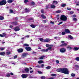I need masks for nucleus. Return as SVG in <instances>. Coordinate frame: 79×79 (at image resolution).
I'll list each match as a JSON object with an SVG mask.
<instances>
[{"instance_id":"393cba45","label":"nucleus","mask_w":79,"mask_h":79,"mask_svg":"<svg viewBox=\"0 0 79 79\" xmlns=\"http://www.w3.org/2000/svg\"><path fill=\"white\" fill-rule=\"evenodd\" d=\"M55 3L56 4H57L58 2H57V1H54L52 2V4H55Z\"/></svg>"},{"instance_id":"6e6d98bb","label":"nucleus","mask_w":79,"mask_h":79,"mask_svg":"<svg viewBox=\"0 0 79 79\" xmlns=\"http://www.w3.org/2000/svg\"><path fill=\"white\" fill-rule=\"evenodd\" d=\"M50 23H51V24H55V23H54V22H52V21H51L50 22Z\"/></svg>"},{"instance_id":"0e129e2a","label":"nucleus","mask_w":79,"mask_h":79,"mask_svg":"<svg viewBox=\"0 0 79 79\" xmlns=\"http://www.w3.org/2000/svg\"><path fill=\"white\" fill-rule=\"evenodd\" d=\"M35 53H36V52L34 51H33V52L32 53V54H35Z\"/></svg>"},{"instance_id":"2eb2a0df","label":"nucleus","mask_w":79,"mask_h":79,"mask_svg":"<svg viewBox=\"0 0 79 79\" xmlns=\"http://www.w3.org/2000/svg\"><path fill=\"white\" fill-rule=\"evenodd\" d=\"M65 32H66V33H67L68 34L69 33H70L71 32L68 29H65Z\"/></svg>"},{"instance_id":"bf43d9fd","label":"nucleus","mask_w":79,"mask_h":79,"mask_svg":"<svg viewBox=\"0 0 79 79\" xmlns=\"http://www.w3.org/2000/svg\"><path fill=\"white\" fill-rule=\"evenodd\" d=\"M73 17V18H76V17H77L76 16V15H73V16H72Z\"/></svg>"},{"instance_id":"f3484780","label":"nucleus","mask_w":79,"mask_h":79,"mask_svg":"<svg viewBox=\"0 0 79 79\" xmlns=\"http://www.w3.org/2000/svg\"><path fill=\"white\" fill-rule=\"evenodd\" d=\"M45 58V56H41V57L39 58V59H40V60H42L44 59V58Z\"/></svg>"},{"instance_id":"79ce46f5","label":"nucleus","mask_w":79,"mask_h":79,"mask_svg":"<svg viewBox=\"0 0 79 79\" xmlns=\"http://www.w3.org/2000/svg\"><path fill=\"white\" fill-rule=\"evenodd\" d=\"M41 13H43L44 14V10L42 9L41 11Z\"/></svg>"},{"instance_id":"72a5a7b5","label":"nucleus","mask_w":79,"mask_h":79,"mask_svg":"<svg viewBox=\"0 0 79 79\" xmlns=\"http://www.w3.org/2000/svg\"><path fill=\"white\" fill-rule=\"evenodd\" d=\"M11 54V52H6V54L7 55H9L10 54Z\"/></svg>"},{"instance_id":"338daca9","label":"nucleus","mask_w":79,"mask_h":79,"mask_svg":"<svg viewBox=\"0 0 79 79\" xmlns=\"http://www.w3.org/2000/svg\"><path fill=\"white\" fill-rule=\"evenodd\" d=\"M0 37H4V36L2 34H0Z\"/></svg>"},{"instance_id":"7c9ffc66","label":"nucleus","mask_w":79,"mask_h":79,"mask_svg":"<svg viewBox=\"0 0 79 79\" xmlns=\"http://www.w3.org/2000/svg\"><path fill=\"white\" fill-rule=\"evenodd\" d=\"M51 7L52 8H54L56 7V6L55 5H52L51 6Z\"/></svg>"},{"instance_id":"b1692460","label":"nucleus","mask_w":79,"mask_h":79,"mask_svg":"<svg viewBox=\"0 0 79 79\" xmlns=\"http://www.w3.org/2000/svg\"><path fill=\"white\" fill-rule=\"evenodd\" d=\"M4 19V17L2 16H0V20H3Z\"/></svg>"},{"instance_id":"49530a36","label":"nucleus","mask_w":79,"mask_h":79,"mask_svg":"<svg viewBox=\"0 0 79 79\" xmlns=\"http://www.w3.org/2000/svg\"><path fill=\"white\" fill-rule=\"evenodd\" d=\"M40 41H42L44 40V39H43L42 38H40Z\"/></svg>"},{"instance_id":"37998d69","label":"nucleus","mask_w":79,"mask_h":79,"mask_svg":"<svg viewBox=\"0 0 79 79\" xmlns=\"http://www.w3.org/2000/svg\"><path fill=\"white\" fill-rule=\"evenodd\" d=\"M67 48H69V50H71L72 49V48L71 47L68 46Z\"/></svg>"},{"instance_id":"a19ab883","label":"nucleus","mask_w":79,"mask_h":79,"mask_svg":"<svg viewBox=\"0 0 79 79\" xmlns=\"http://www.w3.org/2000/svg\"><path fill=\"white\" fill-rule=\"evenodd\" d=\"M33 19H34L33 18H31V19H28V21H32V20H33Z\"/></svg>"},{"instance_id":"4be33fe9","label":"nucleus","mask_w":79,"mask_h":79,"mask_svg":"<svg viewBox=\"0 0 79 79\" xmlns=\"http://www.w3.org/2000/svg\"><path fill=\"white\" fill-rule=\"evenodd\" d=\"M41 17H42V18H43V19H45V18H46V17H45V15L44 14H42L41 15Z\"/></svg>"},{"instance_id":"9d476101","label":"nucleus","mask_w":79,"mask_h":79,"mask_svg":"<svg viewBox=\"0 0 79 79\" xmlns=\"http://www.w3.org/2000/svg\"><path fill=\"white\" fill-rule=\"evenodd\" d=\"M43 42H49L50 41V39L47 38L46 39L44 40Z\"/></svg>"},{"instance_id":"ea45409f","label":"nucleus","mask_w":79,"mask_h":79,"mask_svg":"<svg viewBox=\"0 0 79 79\" xmlns=\"http://www.w3.org/2000/svg\"><path fill=\"white\" fill-rule=\"evenodd\" d=\"M18 57V56L17 55H15L14 56V59H16V58H17Z\"/></svg>"},{"instance_id":"412c9836","label":"nucleus","mask_w":79,"mask_h":79,"mask_svg":"<svg viewBox=\"0 0 79 79\" xmlns=\"http://www.w3.org/2000/svg\"><path fill=\"white\" fill-rule=\"evenodd\" d=\"M25 10H26L25 12H26V13H29L30 12V10H27V8L25 9Z\"/></svg>"},{"instance_id":"e433bc0d","label":"nucleus","mask_w":79,"mask_h":79,"mask_svg":"<svg viewBox=\"0 0 79 79\" xmlns=\"http://www.w3.org/2000/svg\"><path fill=\"white\" fill-rule=\"evenodd\" d=\"M52 47H48V49H47V50H51V49H52Z\"/></svg>"},{"instance_id":"c03bdc74","label":"nucleus","mask_w":79,"mask_h":79,"mask_svg":"<svg viewBox=\"0 0 79 79\" xmlns=\"http://www.w3.org/2000/svg\"><path fill=\"white\" fill-rule=\"evenodd\" d=\"M24 2L25 3H27V2H29V1L28 0H25Z\"/></svg>"},{"instance_id":"2f4dec72","label":"nucleus","mask_w":79,"mask_h":79,"mask_svg":"<svg viewBox=\"0 0 79 79\" xmlns=\"http://www.w3.org/2000/svg\"><path fill=\"white\" fill-rule=\"evenodd\" d=\"M51 76H56H56H57V75L53 73V74H51Z\"/></svg>"},{"instance_id":"69168bd1","label":"nucleus","mask_w":79,"mask_h":79,"mask_svg":"<svg viewBox=\"0 0 79 79\" xmlns=\"http://www.w3.org/2000/svg\"><path fill=\"white\" fill-rule=\"evenodd\" d=\"M36 67H37V68H40V65H37L36 66Z\"/></svg>"},{"instance_id":"4468645a","label":"nucleus","mask_w":79,"mask_h":79,"mask_svg":"<svg viewBox=\"0 0 79 79\" xmlns=\"http://www.w3.org/2000/svg\"><path fill=\"white\" fill-rule=\"evenodd\" d=\"M24 71L27 73L29 71V68H26L24 69Z\"/></svg>"},{"instance_id":"dca6fc26","label":"nucleus","mask_w":79,"mask_h":79,"mask_svg":"<svg viewBox=\"0 0 79 79\" xmlns=\"http://www.w3.org/2000/svg\"><path fill=\"white\" fill-rule=\"evenodd\" d=\"M79 49V48H77L76 47H74V48L73 49V50H75V51H76L77 50H78Z\"/></svg>"},{"instance_id":"6ab92c4d","label":"nucleus","mask_w":79,"mask_h":79,"mask_svg":"<svg viewBox=\"0 0 79 79\" xmlns=\"http://www.w3.org/2000/svg\"><path fill=\"white\" fill-rule=\"evenodd\" d=\"M7 2L8 3H11L13 2V0H8Z\"/></svg>"},{"instance_id":"20e7f679","label":"nucleus","mask_w":79,"mask_h":79,"mask_svg":"<svg viewBox=\"0 0 79 79\" xmlns=\"http://www.w3.org/2000/svg\"><path fill=\"white\" fill-rule=\"evenodd\" d=\"M29 55V54L27 52H24L21 55V57L23 58H26L27 55Z\"/></svg>"},{"instance_id":"de8ad7c7","label":"nucleus","mask_w":79,"mask_h":79,"mask_svg":"<svg viewBox=\"0 0 79 79\" xmlns=\"http://www.w3.org/2000/svg\"><path fill=\"white\" fill-rule=\"evenodd\" d=\"M38 73H39V74H42V72L41 71H38Z\"/></svg>"},{"instance_id":"423d86ee","label":"nucleus","mask_w":79,"mask_h":79,"mask_svg":"<svg viewBox=\"0 0 79 79\" xmlns=\"http://www.w3.org/2000/svg\"><path fill=\"white\" fill-rule=\"evenodd\" d=\"M60 52L61 53H64L66 52V49L64 48H60Z\"/></svg>"},{"instance_id":"5701e85b","label":"nucleus","mask_w":79,"mask_h":79,"mask_svg":"<svg viewBox=\"0 0 79 79\" xmlns=\"http://www.w3.org/2000/svg\"><path fill=\"white\" fill-rule=\"evenodd\" d=\"M31 27H32V28H35V26L34 25L32 24L30 25Z\"/></svg>"},{"instance_id":"8fccbe9b","label":"nucleus","mask_w":79,"mask_h":79,"mask_svg":"<svg viewBox=\"0 0 79 79\" xmlns=\"http://www.w3.org/2000/svg\"><path fill=\"white\" fill-rule=\"evenodd\" d=\"M10 12L11 13H14L13 10H10Z\"/></svg>"},{"instance_id":"aec40b11","label":"nucleus","mask_w":79,"mask_h":79,"mask_svg":"<svg viewBox=\"0 0 79 79\" xmlns=\"http://www.w3.org/2000/svg\"><path fill=\"white\" fill-rule=\"evenodd\" d=\"M67 44L66 43H64L60 45V47H63V46H66Z\"/></svg>"},{"instance_id":"0eeeda50","label":"nucleus","mask_w":79,"mask_h":79,"mask_svg":"<svg viewBox=\"0 0 79 79\" xmlns=\"http://www.w3.org/2000/svg\"><path fill=\"white\" fill-rule=\"evenodd\" d=\"M24 50L22 48H20L17 49V52L18 53H22L23 52Z\"/></svg>"},{"instance_id":"f704fd0d","label":"nucleus","mask_w":79,"mask_h":79,"mask_svg":"<svg viewBox=\"0 0 79 79\" xmlns=\"http://www.w3.org/2000/svg\"><path fill=\"white\" fill-rule=\"evenodd\" d=\"M0 49L1 50V51H2L4 50H5V48H0Z\"/></svg>"},{"instance_id":"cd10ccee","label":"nucleus","mask_w":79,"mask_h":79,"mask_svg":"<svg viewBox=\"0 0 79 79\" xmlns=\"http://www.w3.org/2000/svg\"><path fill=\"white\" fill-rule=\"evenodd\" d=\"M71 75L72 77H75V76H76L74 73H72L71 74Z\"/></svg>"},{"instance_id":"f257e3e1","label":"nucleus","mask_w":79,"mask_h":79,"mask_svg":"<svg viewBox=\"0 0 79 79\" xmlns=\"http://www.w3.org/2000/svg\"><path fill=\"white\" fill-rule=\"evenodd\" d=\"M56 71L57 72H61L62 73H64L65 74H69V70L66 68L58 69L56 70Z\"/></svg>"},{"instance_id":"774afa93","label":"nucleus","mask_w":79,"mask_h":79,"mask_svg":"<svg viewBox=\"0 0 79 79\" xmlns=\"http://www.w3.org/2000/svg\"><path fill=\"white\" fill-rule=\"evenodd\" d=\"M49 79H54V77H51L49 78Z\"/></svg>"},{"instance_id":"a18cd8bd","label":"nucleus","mask_w":79,"mask_h":79,"mask_svg":"<svg viewBox=\"0 0 79 79\" xmlns=\"http://www.w3.org/2000/svg\"><path fill=\"white\" fill-rule=\"evenodd\" d=\"M41 79H45V77L44 76H42L41 77Z\"/></svg>"},{"instance_id":"c756f323","label":"nucleus","mask_w":79,"mask_h":79,"mask_svg":"<svg viewBox=\"0 0 79 79\" xmlns=\"http://www.w3.org/2000/svg\"><path fill=\"white\" fill-rule=\"evenodd\" d=\"M66 6V4H62L61 5L62 7H65Z\"/></svg>"},{"instance_id":"4c0bfd02","label":"nucleus","mask_w":79,"mask_h":79,"mask_svg":"<svg viewBox=\"0 0 79 79\" xmlns=\"http://www.w3.org/2000/svg\"><path fill=\"white\" fill-rule=\"evenodd\" d=\"M35 5V2H34L32 1L31 2V5Z\"/></svg>"},{"instance_id":"7ed1b4c3","label":"nucleus","mask_w":79,"mask_h":79,"mask_svg":"<svg viewBox=\"0 0 79 79\" xmlns=\"http://www.w3.org/2000/svg\"><path fill=\"white\" fill-rule=\"evenodd\" d=\"M6 4V0H3L0 2V6H2V5H5Z\"/></svg>"},{"instance_id":"473e14b6","label":"nucleus","mask_w":79,"mask_h":79,"mask_svg":"<svg viewBox=\"0 0 79 79\" xmlns=\"http://www.w3.org/2000/svg\"><path fill=\"white\" fill-rule=\"evenodd\" d=\"M75 60H76V61H79V57H77L75 58Z\"/></svg>"},{"instance_id":"3c124183","label":"nucleus","mask_w":79,"mask_h":79,"mask_svg":"<svg viewBox=\"0 0 79 79\" xmlns=\"http://www.w3.org/2000/svg\"><path fill=\"white\" fill-rule=\"evenodd\" d=\"M73 21H77V19H76V18H74L73 19Z\"/></svg>"},{"instance_id":"864d4df0","label":"nucleus","mask_w":79,"mask_h":79,"mask_svg":"<svg viewBox=\"0 0 79 79\" xmlns=\"http://www.w3.org/2000/svg\"><path fill=\"white\" fill-rule=\"evenodd\" d=\"M56 62L57 64L59 63V60H56Z\"/></svg>"},{"instance_id":"4d7b16f0","label":"nucleus","mask_w":79,"mask_h":79,"mask_svg":"<svg viewBox=\"0 0 79 79\" xmlns=\"http://www.w3.org/2000/svg\"><path fill=\"white\" fill-rule=\"evenodd\" d=\"M62 35H65V32L63 31L62 32Z\"/></svg>"},{"instance_id":"6e6552de","label":"nucleus","mask_w":79,"mask_h":79,"mask_svg":"<svg viewBox=\"0 0 79 79\" xmlns=\"http://www.w3.org/2000/svg\"><path fill=\"white\" fill-rule=\"evenodd\" d=\"M18 22L17 21L15 22H10V23L12 25H14V26H16L18 24Z\"/></svg>"},{"instance_id":"603ef678","label":"nucleus","mask_w":79,"mask_h":79,"mask_svg":"<svg viewBox=\"0 0 79 79\" xmlns=\"http://www.w3.org/2000/svg\"><path fill=\"white\" fill-rule=\"evenodd\" d=\"M70 14H71V15H73L74 13V12L73 11H71L70 12Z\"/></svg>"},{"instance_id":"9b49d317","label":"nucleus","mask_w":79,"mask_h":79,"mask_svg":"<svg viewBox=\"0 0 79 79\" xmlns=\"http://www.w3.org/2000/svg\"><path fill=\"white\" fill-rule=\"evenodd\" d=\"M48 51V49H43L41 50V51L42 52H47Z\"/></svg>"},{"instance_id":"c9c22d12","label":"nucleus","mask_w":79,"mask_h":79,"mask_svg":"<svg viewBox=\"0 0 79 79\" xmlns=\"http://www.w3.org/2000/svg\"><path fill=\"white\" fill-rule=\"evenodd\" d=\"M46 47H50V45L49 44H46Z\"/></svg>"},{"instance_id":"f03ea898","label":"nucleus","mask_w":79,"mask_h":79,"mask_svg":"<svg viewBox=\"0 0 79 79\" xmlns=\"http://www.w3.org/2000/svg\"><path fill=\"white\" fill-rule=\"evenodd\" d=\"M68 19V18L66 17V16L64 15H62L61 16L60 19L62 21H66V20Z\"/></svg>"},{"instance_id":"f8f14e48","label":"nucleus","mask_w":79,"mask_h":79,"mask_svg":"<svg viewBox=\"0 0 79 79\" xmlns=\"http://www.w3.org/2000/svg\"><path fill=\"white\" fill-rule=\"evenodd\" d=\"M22 77V78H26L27 77V76L25 74H22L21 75Z\"/></svg>"},{"instance_id":"c85d7f7f","label":"nucleus","mask_w":79,"mask_h":79,"mask_svg":"<svg viewBox=\"0 0 79 79\" xmlns=\"http://www.w3.org/2000/svg\"><path fill=\"white\" fill-rule=\"evenodd\" d=\"M74 67L76 68H78L79 69V66L77 65H76L74 66Z\"/></svg>"},{"instance_id":"bb28decb","label":"nucleus","mask_w":79,"mask_h":79,"mask_svg":"<svg viewBox=\"0 0 79 79\" xmlns=\"http://www.w3.org/2000/svg\"><path fill=\"white\" fill-rule=\"evenodd\" d=\"M69 38H70L71 39H73V37L70 35H69Z\"/></svg>"},{"instance_id":"39448f33","label":"nucleus","mask_w":79,"mask_h":79,"mask_svg":"<svg viewBox=\"0 0 79 79\" xmlns=\"http://www.w3.org/2000/svg\"><path fill=\"white\" fill-rule=\"evenodd\" d=\"M13 29L14 31H19L20 30V28L19 26H16Z\"/></svg>"},{"instance_id":"58836bf2","label":"nucleus","mask_w":79,"mask_h":79,"mask_svg":"<svg viewBox=\"0 0 79 79\" xmlns=\"http://www.w3.org/2000/svg\"><path fill=\"white\" fill-rule=\"evenodd\" d=\"M61 11L60 10H58L56 11V13H61Z\"/></svg>"},{"instance_id":"680f3d73","label":"nucleus","mask_w":79,"mask_h":79,"mask_svg":"<svg viewBox=\"0 0 79 79\" xmlns=\"http://www.w3.org/2000/svg\"><path fill=\"white\" fill-rule=\"evenodd\" d=\"M67 9L68 10H71V8L67 7Z\"/></svg>"},{"instance_id":"a211bd4d","label":"nucleus","mask_w":79,"mask_h":79,"mask_svg":"<svg viewBox=\"0 0 79 79\" xmlns=\"http://www.w3.org/2000/svg\"><path fill=\"white\" fill-rule=\"evenodd\" d=\"M38 63L39 64H42V63H44V61L42 60H40L38 61Z\"/></svg>"},{"instance_id":"13d9d810","label":"nucleus","mask_w":79,"mask_h":79,"mask_svg":"<svg viewBox=\"0 0 79 79\" xmlns=\"http://www.w3.org/2000/svg\"><path fill=\"white\" fill-rule=\"evenodd\" d=\"M44 66V64H42L41 66H40V68H43Z\"/></svg>"},{"instance_id":"ddd939ff","label":"nucleus","mask_w":79,"mask_h":79,"mask_svg":"<svg viewBox=\"0 0 79 79\" xmlns=\"http://www.w3.org/2000/svg\"><path fill=\"white\" fill-rule=\"evenodd\" d=\"M5 52H0V55L1 56H5Z\"/></svg>"},{"instance_id":"e2e57ef3","label":"nucleus","mask_w":79,"mask_h":79,"mask_svg":"<svg viewBox=\"0 0 79 79\" xmlns=\"http://www.w3.org/2000/svg\"><path fill=\"white\" fill-rule=\"evenodd\" d=\"M57 20H58V19H59V15H57Z\"/></svg>"},{"instance_id":"5fc2aeb1","label":"nucleus","mask_w":79,"mask_h":79,"mask_svg":"<svg viewBox=\"0 0 79 79\" xmlns=\"http://www.w3.org/2000/svg\"><path fill=\"white\" fill-rule=\"evenodd\" d=\"M6 77H10V74H7L6 75Z\"/></svg>"},{"instance_id":"052dcab7","label":"nucleus","mask_w":79,"mask_h":79,"mask_svg":"<svg viewBox=\"0 0 79 79\" xmlns=\"http://www.w3.org/2000/svg\"><path fill=\"white\" fill-rule=\"evenodd\" d=\"M62 23H63V22H60L58 24V25H60V24H62Z\"/></svg>"},{"instance_id":"1a4fd4ad","label":"nucleus","mask_w":79,"mask_h":79,"mask_svg":"<svg viewBox=\"0 0 79 79\" xmlns=\"http://www.w3.org/2000/svg\"><path fill=\"white\" fill-rule=\"evenodd\" d=\"M25 49L26 50H27V51H31V50H32L31 48L30 47H25Z\"/></svg>"},{"instance_id":"09e8293b","label":"nucleus","mask_w":79,"mask_h":79,"mask_svg":"<svg viewBox=\"0 0 79 79\" xmlns=\"http://www.w3.org/2000/svg\"><path fill=\"white\" fill-rule=\"evenodd\" d=\"M46 69H50L51 68V66H48L46 67Z\"/></svg>"},{"instance_id":"a878e982","label":"nucleus","mask_w":79,"mask_h":79,"mask_svg":"<svg viewBox=\"0 0 79 79\" xmlns=\"http://www.w3.org/2000/svg\"><path fill=\"white\" fill-rule=\"evenodd\" d=\"M23 45L24 46V47H29V45L26 44H24Z\"/></svg>"}]
</instances>
